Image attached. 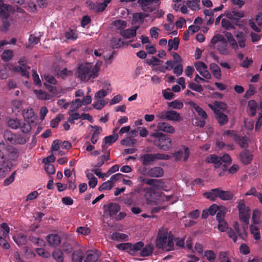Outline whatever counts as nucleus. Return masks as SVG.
Returning a JSON list of instances; mask_svg holds the SVG:
<instances>
[{"instance_id": "4468645a", "label": "nucleus", "mask_w": 262, "mask_h": 262, "mask_svg": "<svg viewBox=\"0 0 262 262\" xmlns=\"http://www.w3.org/2000/svg\"><path fill=\"white\" fill-rule=\"evenodd\" d=\"M46 239L50 246L56 247L61 243V238L57 234H49Z\"/></svg>"}, {"instance_id": "8fccbe9b", "label": "nucleus", "mask_w": 262, "mask_h": 262, "mask_svg": "<svg viewBox=\"0 0 262 262\" xmlns=\"http://www.w3.org/2000/svg\"><path fill=\"white\" fill-rule=\"evenodd\" d=\"M205 256L207 259L210 262H213L216 258V255L214 252L212 250H207L205 251Z\"/></svg>"}, {"instance_id": "58836bf2", "label": "nucleus", "mask_w": 262, "mask_h": 262, "mask_svg": "<svg viewBox=\"0 0 262 262\" xmlns=\"http://www.w3.org/2000/svg\"><path fill=\"white\" fill-rule=\"evenodd\" d=\"M118 138V135L117 133H114L112 135L108 136L104 138L105 144H112L115 142Z\"/></svg>"}, {"instance_id": "9d476101", "label": "nucleus", "mask_w": 262, "mask_h": 262, "mask_svg": "<svg viewBox=\"0 0 262 262\" xmlns=\"http://www.w3.org/2000/svg\"><path fill=\"white\" fill-rule=\"evenodd\" d=\"M15 11V7L12 5L2 4L0 5V18H6L9 17L10 12L14 13Z\"/></svg>"}, {"instance_id": "39448f33", "label": "nucleus", "mask_w": 262, "mask_h": 262, "mask_svg": "<svg viewBox=\"0 0 262 262\" xmlns=\"http://www.w3.org/2000/svg\"><path fill=\"white\" fill-rule=\"evenodd\" d=\"M8 125L12 129L20 128L21 132L25 134L30 132L31 130V125L29 121L24 120L21 122L17 118H10L7 121Z\"/></svg>"}, {"instance_id": "a211bd4d", "label": "nucleus", "mask_w": 262, "mask_h": 262, "mask_svg": "<svg viewBox=\"0 0 262 262\" xmlns=\"http://www.w3.org/2000/svg\"><path fill=\"white\" fill-rule=\"evenodd\" d=\"M100 256L98 251L89 250L86 253V257L84 262H96Z\"/></svg>"}, {"instance_id": "6ab92c4d", "label": "nucleus", "mask_w": 262, "mask_h": 262, "mask_svg": "<svg viewBox=\"0 0 262 262\" xmlns=\"http://www.w3.org/2000/svg\"><path fill=\"white\" fill-rule=\"evenodd\" d=\"M206 162L208 163H213L214 166L217 168H219L222 164V159L216 155H211L208 156L206 160Z\"/></svg>"}, {"instance_id": "c03bdc74", "label": "nucleus", "mask_w": 262, "mask_h": 262, "mask_svg": "<svg viewBox=\"0 0 262 262\" xmlns=\"http://www.w3.org/2000/svg\"><path fill=\"white\" fill-rule=\"evenodd\" d=\"M183 103L180 100H176L168 102V106L175 109H181L183 107Z\"/></svg>"}, {"instance_id": "774afa93", "label": "nucleus", "mask_w": 262, "mask_h": 262, "mask_svg": "<svg viewBox=\"0 0 262 262\" xmlns=\"http://www.w3.org/2000/svg\"><path fill=\"white\" fill-rule=\"evenodd\" d=\"M40 41V38L33 35H30L29 38V43L31 46H34L38 43Z\"/></svg>"}, {"instance_id": "f704fd0d", "label": "nucleus", "mask_w": 262, "mask_h": 262, "mask_svg": "<svg viewBox=\"0 0 262 262\" xmlns=\"http://www.w3.org/2000/svg\"><path fill=\"white\" fill-rule=\"evenodd\" d=\"M52 256L57 262L63 261V253L61 250L58 249L54 251L52 253Z\"/></svg>"}, {"instance_id": "f3484780", "label": "nucleus", "mask_w": 262, "mask_h": 262, "mask_svg": "<svg viewBox=\"0 0 262 262\" xmlns=\"http://www.w3.org/2000/svg\"><path fill=\"white\" fill-rule=\"evenodd\" d=\"M147 174L150 177L160 178L164 175V171L160 167H154L150 168L147 172Z\"/></svg>"}, {"instance_id": "72a5a7b5", "label": "nucleus", "mask_w": 262, "mask_h": 262, "mask_svg": "<svg viewBox=\"0 0 262 262\" xmlns=\"http://www.w3.org/2000/svg\"><path fill=\"white\" fill-rule=\"evenodd\" d=\"M179 45V39L178 37H174L173 39H169L168 42V51H171L172 49L177 50L178 49Z\"/></svg>"}, {"instance_id": "0eeeda50", "label": "nucleus", "mask_w": 262, "mask_h": 262, "mask_svg": "<svg viewBox=\"0 0 262 262\" xmlns=\"http://www.w3.org/2000/svg\"><path fill=\"white\" fill-rule=\"evenodd\" d=\"M103 213L111 217L115 216L121 209L120 206L115 203H109L103 205Z\"/></svg>"}, {"instance_id": "338daca9", "label": "nucleus", "mask_w": 262, "mask_h": 262, "mask_svg": "<svg viewBox=\"0 0 262 262\" xmlns=\"http://www.w3.org/2000/svg\"><path fill=\"white\" fill-rule=\"evenodd\" d=\"M173 72L177 76L181 75L183 73V66L181 63H178V64L173 68Z\"/></svg>"}, {"instance_id": "423d86ee", "label": "nucleus", "mask_w": 262, "mask_h": 262, "mask_svg": "<svg viewBox=\"0 0 262 262\" xmlns=\"http://www.w3.org/2000/svg\"><path fill=\"white\" fill-rule=\"evenodd\" d=\"M237 208L239 211V217L245 224L243 226L244 230L245 231V228H247L249 223L250 209L246 206L244 200H240L238 201Z\"/></svg>"}, {"instance_id": "9b49d317", "label": "nucleus", "mask_w": 262, "mask_h": 262, "mask_svg": "<svg viewBox=\"0 0 262 262\" xmlns=\"http://www.w3.org/2000/svg\"><path fill=\"white\" fill-rule=\"evenodd\" d=\"M226 16L228 19L235 21V25L240 27L242 26V25L239 23V20L241 18L244 16V13L243 11L234 10L232 12L227 13L226 14Z\"/></svg>"}, {"instance_id": "c756f323", "label": "nucleus", "mask_w": 262, "mask_h": 262, "mask_svg": "<svg viewBox=\"0 0 262 262\" xmlns=\"http://www.w3.org/2000/svg\"><path fill=\"white\" fill-rule=\"evenodd\" d=\"M23 117L24 120L29 121L30 123H34V119H35L34 116V113L32 109L25 110L23 112Z\"/></svg>"}, {"instance_id": "de8ad7c7", "label": "nucleus", "mask_w": 262, "mask_h": 262, "mask_svg": "<svg viewBox=\"0 0 262 262\" xmlns=\"http://www.w3.org/2000/svg\"><path fill=\"white\" fill-rule=\"evenodd\" d=\"M82 104V102L80 99H76L75 102H72L71 107L73 108V109L69 110V114L72 113V112L77 111L78 109V108H79L81 106Z\"/></svg>"}, {"instance_id": "e2e57ef3", "label": "nucleus", "mask_w": 262, "mask_h": 262, "mask_svg": "<svg viewBox=\"0 0 262 262\" xmlns=\"http://www.w3.org/2000/svg\"><path fill=\"white\" fill-rule=\"evenodd\" d=\"M195 111L198 113V115L202 117L203 119H206L207 118V114L201 107L195 106L194 107Z\"/></svg>"}, {"instance_id": "ddd939ff", "label": "nucleus", "mask_w": 262, "mask_h": 262, "mask_svg": "<svg viewBox=\"0 0 262 262\" xmlns=\"http://www.w3.org/2000/svg\"><path fill=\"white\" fill-rule=\"evenodd\" d=\"M146 184L151 186L156 189H163L165 187V184L162 179H149L146 182Z\"/></svg>"}, {"instance_id": "bf43d9fd", "label": "nucleus", "mask_w": 262, "mask_h": 262, "mask_svg": "<svg viewBox=\"0 0 262 262\" xmlns=\"http://www.w3.org/2000/svg\"><path fill=\"white\" fill-rule=\"evenodd\" d=\"M249 87V89L244 95V97L246 99L250 98L251 96L254 95L255 92V88L253 85L250 84Z\"/></svg>"}, {"instance_id": "4be33fe9", "label": "nucleus", "mask_w": 262, "mask_h": 262, "mask_svg": "<svg viewBox=\"0 0 262 262\" xmlns=\"http://www.w3.org/2000/svg\"><path fill=\"white\" fill-rule=\"evenodd\" d=\"M215 118L221 126L225 125L228 121V116L221 112L220 110L216 111Z\"/></svg>"}, {"instance_id": "4c0bfd02", "label": "nucleus", "mask_w": 262, "mask_h": 262, "mask_svg": "<svg viewBox=\"0 0 262 262\" xmlns=\"http://www.w3.org/2000/svg\"><path fill=\"white\" fill-rule=\"evenodd\" d=\"M160 0H138V3L142 7V10L144 11H147L146 8L147 6L151 4L152 2L156 3H158Z\"/></svg>"}, {"instance_id": "5701e85b", "label": "nucleus", "mask_w": 262, "mask_h": 262, "mask_svg": "<svg viewBox=\"0 0 262 262\" xmlns=\"http://www.w3.org/2000/svg\"><path fill=\"white\" fill-rule=\"evenodd\" d=\"M111 44L114 49H117L128 45L127 42L123 41L121 38L117 37L113 38L111 40Z\"/></svg>"}, {"instance_id": "2f4dec72", "label": "nucleus", "mask_w": 262, "mask_h": 262, "mask_svg": "<svg viewBox=\"0 0 262 262\" xmlns=\"http://www.w3.org/2000/svg\"><path fill=\"white\" fill-rule=\"evenodd\" d=\"M33 92L37 96V97L39 99L49 100L51 98V96L48 93L41 90H34Z\"/></svg>"}, {"instance_id": "5fc2aeb1", "label": "nucleus", "mask_w": 262, "mask_h": 262, "mask_svg": "<svg viewBox=\"0 0 262 262\" xmlns=\"http://www.w3.org/2000/svg\"><path fill=\"white\" fill-rule=\"evenodd\" d=\"M136 143V140L130 138H125L121 141V144L124 146L134 145Z\"/></svg>"}, {"instance_id": "052dcab7", "label": "nucleus", "mask_w": 262, "mask_h": 262, "mask_svg": "<svg viewBox=\"0 0 262 262\" xmlns=\"http://www.w3.org/2000/svg\"><path fill=\"white\" fill-rule=\"evenodd\" d=\"M45 169L49 174H53L55 172V169L54 165L50 163L45 164Z\"/></svg>"}, {"instance_id": "412c9836", "label": "nucleus", "mask_w": 262, "mask_h": 262, "mask_svg": "<svg viewBox=\"0 0 262 262\" xmlns=\"http://www.w3.org/2000/svg\"><path fill=\"white\" fill-rule=\"evenodd\" d=\"M7 155L11 161L15 160L18 157V150L14 147L9 145L6 147Z\"/></svg>"}, {"instance_id": "ea45409f", "label": "nucleus", "mask_w": 262, "mask_h": 262, "mask_svg": "<svg viewBox=\"0 0 262 262\" xmlns=\"http://www.w3.org/2000/svg\"><path fill=\"white\" fill-rule=\"evenodd\" d=\"M13 57V52L11 50H5L2 55V58L5 61H10Z\"/></svg>"}, {"instance_id": "79ce46f5", "label": "nucleus", "mask_w": 262, "mask_h": 262, "mask_svg": "<svg viewBox=\"0 0 262 262\" xmlns=\"http://www.w3.org/2000/svg\"><path fill=\"white\" fill-rule=\"evenodd\" d=\"M112 239L115 241H127L128 236L126 234L119 232H115L113 233L111 237Z\"/></svg>"}, {"instance_id": "393cba45", "label": "nucleus", "mask_w": 262, "mask_h": 262, "mask_svg": "<svg viewBox=\"0 0 262 262\" xmlns=\"http://www.w3.org/2000/svg\"><path fill=\"white\" fill-rule=\"evenodd\" d=\"M210 69L213 76L218 79H220L222 76L221 71L220 67L214 63L210 64Z\"/></svg>"}, {"instance_id": "603ef678", "label": "nucleus", "mask_w": 262, "mask_h": 262, "mask_svg": "<svg viewBox=\"0 0 262 262\" xmlns=\"http://www.w3.org/2000/svg\"><path fill=\"white\" fill-rule=\"evenodd\" d=\"M188 87L193 91L201 93L203 91V89L201 85L196 84L193 82H190L188 84Z\"/></svg>"}, {"instance_id": "3c124183", "label": "nucleus", "mask_w": 262, "mask_h": 262, "mask_svg": "<svg viewBox=\"0 0 262 262\" xmlns=\"http://www.w3.org/2000/svg\"><path fill=\"white\" fill-rule=\"evenodd\" d=\"M220 262H231L226 252H220L219 255Z\"/></svg>"}, {"instance_id": "a19ab883", "label": "nucleus", "mask_w": 262, "mask_h": 262, "mask_svg": "<svg viewBox=\"0 0 262 262\" xmlns=\"http://www.w3.org/2000/svg\"><path fill=\"white\" fill-rule=\"evenodd\" d=\"M9 232V227L6 223H3L0 226V237H7Z\"/></svg>"}, {"instance_id": "864d4df0", "label": "nucleus", "mask_w": 262, "mask_h": 262, "mask_svg": "<svg viewBox=\"0 0 262 262\" xmlns=\"http://www.w3.org/2000/svg\"><path fill=\"white\" fill-rule=\"evenodd\" d=\"M225 37L221 34H217L214 35L211 40V43L212 45H215L217 42H221L223 40H225Z\"/></svg>"}, {"instance_id": "680f3d73", "label": "nucleus", "mask_w": 262, "mask_h": 262, "mask_svg": "<svg viewBox=\"0 0 262 262\" xmlns=\"http://www.w3.org/2000/svg\"><path fill=\"white\" fill-rule=\"evenodd\" d=\"M132 247V244L129 243H123L118 244L117 246V247L122 250H128V251L130 253V247Z\"/></svg>"}, {"instance_id": "aec40b11", "label": "nucleus", "mask_w": 262, "mask_h": 262, "mask_svg": "<svg viewBox=\"0 0 262 262\" xmlns=\"http://www.w3.org/2000/svg\"><path fill=\"white\" fill-rule=\"evenodd\" d=\"M183 120L181 115L175 111H167V120L180 122Z\"/></svg>"}, {"instance_id": "7ed1b4c3", "label": "nucleus", "mask_w": 262, "mask_h": 262, "mask_svg": "<svg viewBox=\"0 0 262 262\" xmlns=\"http://www.w3.org/2000/svg\"><path fill=\"white\" fill-rule=\"evenodd\" d=\"M150 137L155 138L153 141L154 144L160 149L167 151L171 148V139L167 135L160 132H156L151 134Z\"/></svg>"}, {"instance_id": "f03ea898", "label": "nucleus", "mask_w": 262, "mask_h": 262, "mask_svg": "<svg viewBox=\"0 0 262 262\" xmlns=\"http://www.w3.org/2000/svg\"><path fill=\"white\" fill-rule=\"evenodd\" d=\"M99 69L97 65L92 68V65L90 63L80 64L77 70V77L81 81H88L91 78L94 79L98 76L97 72Z\"/></svg>"}, {"instance_id": "1a4fd4ad", "label": "nucleus", "mask_w": 262, "mask_h": 262, "mask_svg": "<svg viewBox=\"0 0 262 262\" xmlns=\"http://www.w3.org/2000/svg\"><path fill=\"white\" fill-rule=\"evenodd\" d=\"M196 70L204 78L209 79L211 78V75L207 70V66L203 62L198 61L195 64Z\"/></svg>"}, {"instance_id": "dca6fc26", "label": "nucleus", "mask_w": 262, "mask_h": 262, "mask_svg": "<svg viewBox=\"0 0 262 262\" xmlns=\"http://www.w3.org/2000/svg\"><path fill=\"white\" fill-rule=\"evenodd\" d=\"M253 155L248 150H243L239 154V159L241 162L245 165H248L252 160Z\"/></svg>"}, {"instance_id": "f257e3e1", "label": "nucleus", "mask_w": 262, "mask_h": 262, "mask_svg": "<svg viewBox=\"0 0 262 262\" xmlns=\"http://www.w3.org/2000/svg\"><path fill=\"white\" fill-rule=\"evenodd\" d=\"M173 235L167 228L161 227L156 241V247L166 251L174 249Z\"/></svg>"}, {"instance_id": "6e6d98bb", "label": "nucleus", "mask_w": 262, "mask_h": 262, "mask_svg": "<svg viewBox=\"0 0 262 262\" xmlns=\"http://www.w3.org/2000/svg\"><path fill=\"white\" fill-rule=\"evenodd\" d=\"M114 25L118 29H124L126 27L127 23L125 21L122 20H117L113 23Z\"/></svg>"}, {"instance_id": "49530a36", "label": "nucleus", "mask_w": 262, "mask_h": 262, "mask_svg": "<svg viewBox=\"0 0 262 262\" xmlns=\"http://www.w3.org/2000/svg\"><path fill=\"white\" fill-rule=\"evenodd\" d=\"M2 21V25L1 28V30L5 32H7L10 26V22L9 18H1Z\"/></svg>"}, {"instance_id": "09e8293b", "label": "nucleus", "mask_w": 262, "mask_h": 262, "mask_svg": "<svg viewBox=\"0 0 262 262\" xmlns=\"http://www.w3.org/2000/svg\"><path fill=\"white\" fill-rule=\"evenodd\" d=\"M114 186V184L111 181H107L99 187V190L101 191L104 190H110Z\"/></svg>"}, {"instance_id": "b1692460", "label": "nucleus", "mask_w": 262, "mask_h": 262, "mask_svg": "<svg viewBox=\"0 0 262 262\" xmlns=\"http://www.w3.org/2000/svg\"><path fill=\"white\" fill-rule=\"evenodd\" d=\"M140 160H141L143 165H148L150 164L152 162L155 161V158L154 154H147L140 156Z\"/></svg>"}, {"instance_id": "6e6552de", "label": "nucleus", "mask_w": 262, "mask_h": 262, "mask_svg": "<svg viewBox=\"0 0 262 262\" xmlns=\"http://www.w3.org/2000/svg\"><path fill=\"white\" fill-rule=\"evenodd\" d=\"M112 0H104L102 3H93L92 2H87L89 9L93 12L97 13L103 11L107 5L111 2Z\"/></svg>"}, {"instance_id": "4d7b16f0", "label": "nucleus", "mask_w": 262, "mask_h": 262, "mask_svg": "<svg viewBox=\"0 0 262 262\" xmlns=\"http://www.w3.org/2000/svg\"><path fill=\"white\" fill-rule=\"evenodd\" d=\"M44 79L46 80L47 82L50 84H52L53 85H56L57 84V81L55 78L52 75L48 74H45L43 75Z\"/></svg>"}, {"instance_id": "69168bd1", "label": "nucleus", "mask_w": 262, "mask_h": 262, "mask_svg": "<svg viewBox=\"0 0 262 262\" xmlns=\"http://www.w3.org/2000/svg\"><path fill=\"white\" fill-rule=\"evenodd\" d=\"M220 209V207L216 204H213L208 209L210 215H214Z\"/></svg>"}, {"instance_id": "a878e982", "label": "nucleus", "mask_w": 262, "mask_h": 262, "mask_svg": "<svg viewBox=\"0 0 262 262\" xmlns=\"http://www.w3.org/2000/svg\"><path fill=\"white\" fill-rule=\"evenodd\" d=\"M84 257V254L81 249L75 250L73 251L72 258L73 262H81Z\"/></svg>"}, {"instance_id": "cd10ccee", "label": "nucleus", "mask_w": 262, "mask_h": 262, "mask_svg": "<svg viewBox=\"0 0 262 262\" xmlns=\"http://www.w3.org/2000/svg\"><path fill=\"white\" fill-rule=\"evenodd\" d=\"M140 252V256L143 257L148 256L151 255L154 251V247L151 244L147 245Z\"/></svg>"}, {"instance_id": "c9c22d12", "label": "nucleus", "mask_w": 262, "mask_h": 262, "mask_svg": "<svg viewBox=\"0 0 262 262\" xmlns=\"http://www.w3.org/2000/svg\"><path fill=\"white\" fill-rule=\"evenodd\" d=\"M242 148L248 147L247 139L246 137L237 135L234 140Z\"/></svg>"}, {"instance_id": "e433bc0d", "label": "nucleus", "mask_w": 262, "mask_h": 262, "mask_svg": "<svg viewBox=\"0 0 262 262\" xmlns=\"http://www.w3.org/2000/svg\"><path fill=\"white\" fill-rule=\"evenodd\" d=\"M120 34L126 38H130L136 35V32L135 31H132L131 29H128L121 31Z\"/></svg>"}, {"instance_id": "a18cd8bd", "label": "nucleus", "mask_w": 262, "mask_h": 262, "mask_svg": "<svg viewBox=\"0 0 262 262\" xmlns=\"http://www.w3.org/2000/svg\"><path fill=\"white\" fill-rule=\"evenodd\" d=\"M144 247V243L142 242L137 243L134 245L132 244L130 247V254H133L135 252L141 250Z\"/></svg>"}, {"instance_id": "37998d69", "label": "nucleus", "mask_w": 262, "mask_h": 262, "mask_svg": "<svg viewBox=\"0 0 262 262\" xmlns=\"http://www.w3.org/2000/svg\"><path fill=\"white\" fill-rule=\"evenodd\" d=\"M226 208L223 206H220V209L216 214V220L219 222L225 221L224 217L226 213Z\"/></svg>"}, {"instance_id": "2eb2a0df", "label": "nucleus", "mask_w": 262, "mask_h": 262, "mask_svg": "<svg viewBox=\"0 0 262 262\" xmlns=\"http://www.w3.org/2000/svg\"><path fill=\"white\" fill-rule=\"evenodd\" d=\"M189 155V149L188 147L184 146L183 149H180L177 152L172 154L173 157L176 160L178 161L184 157V161H186Z\"/></svg>"}, {"instance_id": "20e7f679", "label": "nucleus", "mask_w": 262, "mask_h": 262, "mask_svg": "<svg viewBox=\"0 0 262 262\" xmlns=\"http://www.w3.org/2000/svg\"><path fill=\"white\" fill-rule=\"evenodd\" d=\"M203 196L212 201H215L217 198L224 201H229L233 198L231 192L223 190L220 188L212 189L208 192H204Z\"/></svg>"}, {"instance_id": "0e129e2a", "label": "nucleus", "mask_w": 262, "mask_h": 262, "mask_svg": "<svg viewBox=\"0 0 262 262\" xmlns=\"http://www.w3.org/2000/svg\"><path fill=\"white\" fill-rule=\"evenodd\" d=\"M10 131L6 130L4 132V137L5 139L9 142H12L14 140V136Z\"/></svg>"}, {"instance_id": "c85d7f7f", "label": "nucleus", "mask_w": 262, "mask_h": 262, "mask_svg": "<svg viewBox=\"0 0 262 262\" xmlns=\"http://www.w3.org/2000/svg\"><path fill=\"white\" fill-rule=\"evenodd\" d=\"M222 27L226 29V30H231V29H235V21L232 20H228L225 18H223L222 20Z\"/></svg>"}, {"instance_id": "7c9ffc66", "label": "nucleus", "mask_w": 262, "mask_h": 262, "mask_svg": "<svg viewBox=\"0 0 262 262\" xmlns=\"http://www.w3.org/2000/svg\"><path fill=\"white\" fill-rule=\"evenodd\" d=\"M249 115L254 116L256 114V111L257 107V103L254 100L249 101L248 103Z\"/></svg>"}, {"instance_id": "473e14b6", "label": "nucleus", "mask_w": 262, "mask_h": 262, "mask_svg": "<svg viewBox=\"0 0 262 262\" xmlns=\"http://www.w3.org/2000/svg\"><path fill=\"white\" fill-rule=\"evenodd\" d=\"M13 238L18 246L25 245L27 242V236L21 234H19L16 236H14Z\"/></svg>"}, {"instance_id": "f8f14e48", "label": "nucleus", "mask_w": 262, "mask_h": 262, "mask_svg": "<svg viewBox=\"0 0 262 262\" xmlns=\"http://www.w3.org/2000/svg\"><path fill=\"white\" fill-rule=\"evenodd\" d=\"M157 130L163 132L168 134H174L175 133L174 128L167 122H159L157 124Z\"/></svg>"}, {"instance_id": "13d9d810", "label": "nucleus", "mask_w": 262, "mask_h": 262, "mask_svg": "<svg viewBox=\"0 0 262 262\" xmlns=\"http://www.w3.org/2000/svg\"><path fill=\"white\" fill-rule=\"evenodd\" d=\"M63 118V115H58L55 119H53L51 121V126L53 128H56L58 126L59 121L62 118Z\"/></svg>"}, {"instance_id": "bb28decb", "label": "nucleus", "mask_w": 262, "mask_h": 262, "mask_svg": "<svg viewBox=\"0 0 262 262\" xmlns=\"http://www.w3.org/2000/svg\"><path fill=\"white\" fill-rule=\"evenodd\" d=\"M217 48L219 53L221 54L227 55L229 53L226 38H225V40H223L218 43Z\"/></svg>"}]
</instances>
